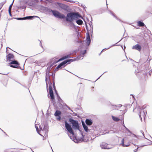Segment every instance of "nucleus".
<instances>
[{"label":"nucleus","mask_w":152,"mask_h":152,"mask_svg":"<svg viewBox=\"0 0 152 152\" xmlns=\"http://www.w3.org/2000/svg\"><path fill=\"white\" fill-rule=\"evenodd\" d=\"M52 67L50 65V66H49L48 67L46 71L50 72Z\"/></svg>","instance_id":"obj_34"},{"label":"nucleus","mask_w":152,"mask_h":152,"mask_svg":"<svg viewBox=\"0 0 152 152\" xmlns=\"http://www.w3.org/2000/svg\"><path fill=\"white\" fill-rule=\"evenodd\" d=\"M152 70H147V69L145 70V71H143V70H142L141 71V72L140 73L139 72H138V71L136 70L135 72V73L137 75H139L138 73H142L143 75H146L147 76H148V75H149V76H150L151 74L152 73Z\"/></svg>","instance_id":"obj_9"},{"label":"nucleus","mask_w":152,"mask_h":152,"mask_svg":"<svg viewBox=\"0 0 152 152\" xmlns=\"http://www.w3.org/2000/svg\"><path fill=\"white\" fill-rule=\"evenodd\" d=\"M28 4L29 6H31L32 5L31 4V3H28Z\"/></svg>","instance_id":"obj_50"},{"label":"nucleus","mask_w":152,"mask_h":152,"mask_svg":"<svg viewBox=\"0 0 152 152\" xmlns=\"http://www.w3.org/2000/svg\"><path fill=\"white\" fill-rule=\"evenodd\" d=\"M48 132H44L45 137H47L48 136Z\"/></svg>","instance_id":"obj_40"},{"label":"nucleus","mask_w":152,"mask_h":152,"mask_svg":"<svg viewBox=\"0 0 152 152\" xmlns=\"http://www.w3.org/2000/svg\"><path fill=\"white\" fill-rule=\"evenodd\" d=\"M138 25L140 27L143 26H145L144 23L141 21H139L138 23Z\"/></svg>","instance_id":"obj_28"},{"label":"nucleus","mask_w":152,"mask_h":152,"mask_svg":"<svg viewBox=\"0 0 152 152\" xmlns=\"http://www.w3.org/2000/svg\"><path fill=\"white\" fill-rule=\"evenodd\" d=\"M74 15L75 17V18H81L83 19V17H82L79 12H73Z\"/></svg>","instance_id":"obj_18"},{"label":"nucleus","mask_w":152,"mask_h":152,"mask_svg":"<svg viewBox=\"0 0 152 152\" xmlns=\"http://www.w3.org/2000/svg\"><path fill=\"white\" fill-rule=\"evenodd\" d=\"M34 18H38L40 19V18L39 17L36 16H26L24 17V18L25 20H31L32 19Z\"/></svg>","instance_id":"obj_20"},{"label":"nucleus","mask_w":152,"mask_h":152,"mask_svg":"<svg viewBox=\"0 0 152 152\" xmlns=\"http://www.w3.org/2000/svg\"><path fill=\"white\" fill-rule=\"evenodd\" d=\"M89 27H88L87 25L86 24V28L87 30V32L86 33V38H90V35H91V37H93L92 36V34L93 33V26L92 25V23L91 22H89L88 23Z\"/></svg>","instance_id":"obj_7"},{"label":"nucleus","mask_w":152,"mask_h":152,"mask_svg":"<svg viewBox=\"0 0 152 152\" xmlns=\"http://www.w3.org/2000/svg\"><path fill=\"white\" fill-rule=\"evenodd\" d=\"M140 132L142 134V135L145 137L144 133L143 131L142 130H140Z\"/></svg>","instance_id":"obj_43"},{"label":"nucleus","mask_w":152,"mask_h":152,"mask_svg":"<svg viewBox=\"0 0 152 152\" xmlns=\"http://www.w3.org/2000/svg\"><path fill=\"white\" fill-rule=\"evenodd\" d=\"M100 147L102 149H110L111 148L108 145V144L104 142H102L100 144Z\"/></svg>","instance_id":"obj_12"},{"label":"nucleus","mask_w":152,"mask_h":152,"mask_svg":"<svg viewBox=\"0 0 152 152\" xmlns=\"http://www.w3.org/2000/svg\"><path fill=\"white\" fill-rule=\"evenodd\" d=\"M69 57H70V56L69 55H67L66 56H63L61 58H60V60L61 61Z\"/></svg>","instance_id":"obj_30"},{"label":"nucleus","mask_w":152,"mask_h":152,"mask_svg":"<svg viewBox=\"0 0 152 152\" xmlns=\"http://www.w3.org/2000/svg\"><path fill=\"white\" fill-rule=\"evenodd\" d=\"M137 146V148L136 149H134V152H137V149L139 148L138 146Z\"/></svg>","instance_id":"obj_44"},{"label":"nucleus","mask_w":152,"mask_h":152,"mask_svg":"<svg viewBox=\"0 0 152 152\" xmlns=\"http://www.w3.org/2000/svg\"><path fill=\"white\" fill-rule=\"evenodd\" d=\"M6 1H4L1 3L0 4V6L2 7L3 5L6 3Z\"/></svg>","instance_id":"obj_37"},{"label":"nucleus","mask_w":152,"mask_h":152,"mask_svg":"<svg viewBox=\"0 0 152 152\" xmlns=\"http://www.w3.org/2000/svg\"><path fill=\"white\" fill-rule=\"evenodd\" d=\"M14 56L11 53H9L6 56L7 61H11L10 65L11 67L16 68H20V67L19 66V64L17 61L13 60L14 59Z\"/></svg>","instance_id":"obj_3"},{"label":"nucleus","mask_w":152,"mask_h":152,"mask_svg":"<svg viewBox=\"0 0 152 152\" xmlns=\"http://www.w3.org/2000/svg\"><path fill=\"white\" fill-rule=\"evenodd\" d=\"M46 74L45 81L47 85V89L48 86V85L49 83H52L50 82V72L46 71Z\"/></svg>","instance_id":"obj_10"},{"label":"nucleus","mask_w":152,"mask_h":152,"mask_svg":"<svg viewBox=\"0 0 152 152\" xmlns=\"http://www.w3.org/2000/svg\"><path fill=\"white\" fill-rule=\"evenodd\" d=\"M19 84H20V85H21L20 83H18Z\"/></svg>","instance_id":"obj_59"},{"label":"nucleus","mask_w":152,"mask_h":152,"mask_svg":"<svg viewBox=\"0 0 152 152\" xmlns=\"http://www.w3.org/2000/svg\"><path fill=\"white\" fill-rule=\"evenodd\" d=\"M61 61L60 60V58L58 59L57 58H54L49 63V65L53 67V66L55 65L56 63Z\"/></svg>","instance_id":"obj_11"},{"label":"nucleus","mask_w":152,"mask_h":152,"mask_svg":"<svg viewBox=\"0 0 152 152\" xmlns=\"http://www.w3.org/2000/svg\"><path fill=\"white\" fill-rule=\"evenodd\" d=\"M38 41L40 42V43H39V45H40L42 48H43V47H42V40H38Z\"/></svg>","instance_id":"obj_42"},{"label":"nucleus","mask_w":152,"mask_h":152,"mask_svg":"<svg viewBox=\"0 0 152 152\" xmlns=\"http://www.w3.org/2000/svg\"><path fill=\"white\" fill-rule=\"evenodd\" d=\"M61 115H60L56 117V119L58 121H61Z\"/></svg>","instance_id":"obj_35"},{"label":"nucleus","mask_w":152,"mask_h":152,"mask_svg":"<svg viewBox=\"0 0 152 152\" xmlns=\"http://www.w3.org/2000/svg\"><path fill=\"white\" fill-rule=\"evenodd\" d=\"M114 133V132H113V131H112V132H110V133Z\"/></svg>","instance_id":"obj_54"},{"label":"nucleus","mask_w":152,"mask_h":152,"mask_svg":"<svg viewBox=\"0 0 152 152\" xmlns=\"http://www.w3.org/2000/svg\"><path fill=\"white\" fill-rule=\"evenodd\" d=\"M81 135H82V140L83 141V140H83V133H81Z\"/></svg>","instance_id":"obj_47"},{"label":"nucleus","mask_w":152,"mask_h":152,"mask_svg":"<svg viewBox=\"0 0 152 152\" xmlns=\"http://www.w3.org/2000/svg\"><path fill=\"white\" fill-rule=\"evenodd\" d=\"M42 8V10L45 12L50 13L52 12L53 15L56 18L60 19H64L65 18V16L64 14L61 13L57 11L53 10L49 8L45 7H43Z\"/></svg>","instance_id":"obj_5"},{"label":"nucleus","mask_w":152,"mask_h":152,"mask_svg":"<svg viewBox=\"0 0 152 152\" xmlns=\"http://www.w3.org/2000/svg\"><path fill=\"white\" fill-rule=\"evenodd\" d=\"M86 50L80 52V54L78 56L77 58L69 59H67L65 60L60 63L57 67L56 68L58 69L60 68L61 66H64L67 63H69L71 62H72L75 61H78L79 59H82L84 57V55L86 53Z\"/></svg>","instance_id":"obj_2"},{"label":"nucleus","mask_w":152,"mask_h":152,"mask_svg":"<svg viewBox=\"0 0 152 152\" xmlns=\"http://www.w3.org/2000/svg\"><path fill=\"white\" fill-rule=\"evenodd\" d=\"M107 72H104L102 75H101L97 80H97L99 79L100 77L105 73Z\"/></svg>","instance_id":"obj_48"},{"label":"nucleus","mask_w":152,"mask_h":152,"mask_svg":"<svg viewBox=\"0 0 152 152\" xmlns=\"http://www.w3.org/2000/svg\"><path fill=\"white\" fill-rule=\"evenodd\" d=\"M126 48V47L124 45V49H123L124 51H125V49Z\"/></svg>","instance_id":"obj_53"},{"label":"nucleus","mask_w":152,"mask_h":152,"mask_svg":"<svg viewBox=\"0 0 152 152\" xmlns=\"http://www.w3.org/2000/svg\"><path fill=\"white\" fill-rule=\"evenodd\" d=\"M35 128L36 129V130H37V132L41 136H42L41 134H40L39 133V130H38V127L36 126V125H35Z\"/></svg>","instance_id":"obj_36"},{"label":"nucleus","mask_w":152,"mask_h":152,"mask_svg":"<svg viewBox=\"0 0 152 152\" xmlns=\"http://www.w3.org/2000/svg\"><path fill=\"white\" fill-rule=\"evenodd\" d=\"M75 115L76 116L77 115V114L76 113Z\"/></svg>","instance_id":"obj_57"},{"label":"nucleus","mask_w":152,"mask_h":152,"mask_svg":"<svg viewBox=\"0 0 152 152\" xmlns=\"http://www.w3.org/2000/svg\"><path fill=\"white\" fill-rule=\"evenodd\" d=\"M124 127L126 129V133H131V132L128 128H127L124 125Z\"/></svg>","instance_id":"obj_32"},{"label":"nucleus","mask_w":152,"mask_h":152,"mask_svg":"<svg viewBox=\"0 0 152 152\" xmlns=\"http://www.w3.org/2000/svg\"><path fill=\"white\" fill-rule=\"evenodd\" d=\"M121 106H122L121 105V104H120V106H118L116 105L111 104V105H109V107L110 109L111 110H114V109H115V110L118 109V108L119 107H121Z\"/></svg>","instance_id":"obj_16"},{"label":"nucleus","mask_w":152,"mask_h":152,"mask_svg":"<svg viewBox=\"0 0 152 152\" xmlns=\"http://www.w3.org/2000/svg\"><path fill=\"white\" fill-rule=\"evenodd\" d=\"M121 39L117 43H116L114 44V45H112V46H110V47H109L108 48H105V49H103V50L101 51V53L102 52V51H103L104 50H107V49H109L111 47H112L113 46H119V45H117V44L121 40Z\"/></svg>","instance_id":"obj_23"},{"label":"nucleus","mask_w":152,"mask_h":152,"mask_svg":"<svg viewBox=\"0 0 152 152\" xmlns=\"http://www.w3.org/2000/svg\"><path fill=\"white\" fill-rule=\"evenodd\" d=\"M148 35V34H144V35L145 37H147V38H148L146 36V35Z\"/></svg>","instance_id":"obj_49"},{"label":"nucleus","mask_w":152,"mask_h":152,"mask_svg":"<svg viewBox=\"0 0 152 152\" xmlns=\"http://www.w3.org/2000/svg\"><path fill=\"white\" fill-rule=\"evenodd\" d=\"M75 32L76 33H75L74 35L75 36H77L76 38H79L80 37L81 38H83V37H81L80 32V34H79V32L77 31H76Z\"/></svg>","instance_id":"obj_25"},{"label":"nucleus","mask_w":152,"mask_h":152,"mask_svg":"<svg viewBox=\"0 0 152 152\" xmlns=\"http://www.w3.org/2000/svg\"><path fill=\"white\" fill-rule=\"evenodd\" d=\"M132 48L133 49L139 51H140L141 50V47L140 45L137 44L133 46Z\"/></svg>","instance_id":"obj_15"},{"label":"nucleus","mask_w":152,"mask_h":152,"mask_svg":"<svg viewBox=\"0 0 152 152\" xmlns=\"http://www.w3.org/2000/svg\"><path fill=\"white\" fill-rule=\"evenodd\" d=\"M66 21L70 23L75 20V17L73 12H70L67 14L66 17H65Z\"/></svg>","instance_id":"obj_8"},{"label":"nucleus","mask_w":152,"mask_h":152,"mask_svg":"<svg viewBox=\"0 0 152 152\" xmlns=\"http://www.w3.org/2000/svg\"><path fill=\"white\" fill-rule=\"evenodd\" d=\"M143 35L142 34H140L138 36L140 38H144L143 36Z\"/></svg>","instance_id":"obj_41"},{"label":"nucleus","mask_w":152,"mask_h":152,"mask_svg":"<svg viewBox=\"0 0 152 152\" xmlns=\"http://www.w3.org/2000/svg\"><path fill=\"white\" fill-rule=\"evenodd\" d=\"M94 87H91V90L92 91H94Z\"/></svg>","instance_id":"obj_46"},{"label":"nucleus","mask_w":152,"mask_h":152,"mask_svg":"<svg viewBox=\"0 0 152 152\" xmlns=\"http://www.w3.org/2000/svg\"><path fill=\"white\" fill-rule=\"evenodd\" d=\"M48 85L49 87V94L51 99H54V95L53 94V90L52 87V86L53 85L54 88V90L55 91L57 95L58 96V97H59L60 99H61L60 97V96L58 95V94L57 93V91L56 90L54 82H53V84H52V83H49V84Z\"/></svg>","instance_id":"obj_6"},{"label":"nucleus","mask_w":152,"mask_h":152,"mask_svg":"<svg viewBox=\"0 0 152 152\" xmlns=\"http://www.w3.org/2000/svg\"><path fill=\"white\" fill-rule=\"evenodd\" d=\"M7 48H10H10H9V47H7Z\"/></svg>","instance_id":"obj_56"},{"label":"nucleus","mask_w":152,"mask_h":152,"mask_svg":"<svg viewBox=\"0 0 152 152\" xmlns=\"http://www.w3.org/2000/svg\"><path fill=\"white\" fill-rule=\"evenodd\" d=\"M67 108H68V109L70 110L72 112H73V111L71 110L70 108L69 107H67Z\"/></svg>","instance_id":"obj_52"},{"label":"nucleus","mask_w":152,"mask_h":152,"mask_svg":"<svg viewBox=\"0 0 152 152\" xmlns=\"http://www.w3.org/2000/svg\"><path fill=\"white\" fill-rule=\"evenodd\" d=\"M15 18L17 19V20H25V19H24V17L22 18Z\"/></svg>","instance_id":"obj_38"},{"label":"nucleus","mask_w":152,"mask_h":152,"mask_svg":"<svg viewBox=\"0 0 152 152\" xmlns=\"http://www.w3.org/2000/svg\"><path fill=\"white\" fill-rule=\"evenodd\" d=\"M145 113L147 114V113L146 112V111H143V113H142L141 112H140V114L139 115V117H140V118H141V121L142 120V118H141V115L142 114H143L142 115H143V116L144 117V118L145 117Z\"/></svg>","instance_id":"obj_24"},{"label":"nucleus","mask_w":152,"mask_h":152,"mask_svg":"<svg viewBox=\"0 0 152 152\" xmlns=\"http://www.w3.org/2000/svg\"><path fill=\"white\" fill-rule=\"evenodd\" d=\"M77 50H74V53H76L77 52Z\"/></svg>","instance_id":"obj_51"},{"label":"nucleus","mask_w":152,"mask_h":152,"mask_svg":"<svg viewBox=\"0 0 152 152\" xmlns=\"http://www.w3.org/2000/svg\"><path fill=\"white\" fill-rule=\"evenodd\" d=\"M110 12L111 14L112 15H113L115 18H116L119 21H121V20L118 18H117V16L115 15L114 13H113V12H111V11H110Z\"/></svg>","instance_id":"obj_31"},{"label":"nucleus","mask_w":152,"mask_h":152,"mask_svg":"<svg viewBox=\"0 0 152 152\" xmlns=\"http://www.w3.org/2000/svg\"><path fill=\"white\" fill-rule=\"evenodd\" d=\"M85 122L86 124L88 126L91 125L93 123L92 120L90 119H87L86 120Z\"/></svg>","instance_id":"obj_19"},{"label":"nucleus","mask_w":152,"mask_h":152,"mask_svg":"<svg viewBox=\"0 0 152 152\" xmlns=\"http://www.w3.org/2000/svg\"><path fill=\"white\" fill-rule=\"evenodd\" d=\"M50 76H52L53 78H54L55 76V74L51 72H50Z\"/></svg>","instance_id":"obj_39"},{"label":"nucleus","mask_w":152,"mask_h":152,"mask_svg":"<svg viewBox=\"0 0 152 152\" xmlns=\"http://www.w3.org/2000/svg\"><path fill=\"white\" fill-rule=\"evenodd\" d=\"M82 124L85 131L87 132L88 130V126L85 124V123L83 121L82 122Z\"/></svg>","instance_id":"obj_21"},{"label":"nucleus","mask_w":152,"mask_h":152,"mask_svg":"<svg viewBox=\"0 0 152 152\" xmlns=\"http://www.w3.org/2000/svg\"><path fill=\"white\" fill-rule=\"evenodd\" d=\"M141 39L139 43L142 45L144 46H147L148 45V42L145 39Z\"/></svg>","instance_id":"obj_13"},{"label":"nucleus","mask_w":152,"mask_h":152,"mask_svg":"<svg viewBox=\"0 0 152 152\" xmlns=\"http://www.w3.org/2000/svg\"><path fill=\"white\" fill-rule=\"evenodd\" d=\"M121 145L123 147H128L130 145V143L128 142L127 143H126V142H124V138L121 140Z\"/></svg>","instance_id":"obj_17"},{"label":"nucleus","mask_w":152,"mask_h":152,"mask_svg":"<svg viewBox=\"0 0 152 152\" xmlns=\"http://www.w3.org/2000/svg\"><path fill=\"white\" fill-rule=\"evenodd\" d=\"M48 126L47 125H44L43 129H42V131L43 132H48Z\"/></svg>","instance_id":"obj_26"},{"label":"nucleus","mask_w":152,"mask_h":152,"mask_svg":"<svg viewBox=\"0 0 152 152\" xmlns=\"http://www.w3.org/2000/svg\"><path fill=\"white\" fill-rule=\"evenodd\" d=\"M61 113L60 111L56 110L54 114V115L55 116L57 117L58 116L60 115H61Z\"/></svg>","instance_id":"obj_22"},{"label":"nucleus","mask_w":152,"mask_h":152,"mask_svg":"<svg viewBox=\"0 0 152 152\" xmlns=\"http://www.w3.org/2000/svg\"><path fill=\"white\" fill-rule=\"evenodd\" d=\"M4 133L5 134H6V133H5V132H4Z\"/></svg>","instance_id":"obj_60"},{"label":"nucleus","mask_w":152,"mask_h":152,"mask_svg":"<svg viewBox=\"0 0 152 152\" xmlns=\"http://www.w3.org/2000/svg\"><path fill=\"white\" fill-rule=\"evenodd\" d=\"M9 11V14L10 15V16L11 17L12 16V15L11 14V11Z\"/></svg>","instance_id":"obj_45"},{"label":"nucleus","mask_w":152,"mask_h":152,"mask_svg":"<svg viewBox=\"0 0 152 152\" xmlns=\"http://www.w3.org/2000/svg\"><path fill=\"white\" fill-rule=\"evenodd\" d=\"M126 37H123L122 38H126Z\"/></svg>","instance_id":"obj_55"},{"label":"nucleus","mask_w":152,"mask_h":152,"mask_svg":"<svg viewBox=\"0 0 152 152\" xmlns=\"http://www.w3.org/2000/svg\"><path fill=\"white\" fill-rule=\"evenodd\" d=\"M76 23L79 25H81L83 23V22L80 19H78L76 21Z\"/></svg>","instance_id":"obj_29"},{"label":"nucleus","mask_w":152,"mask_h":152,"mask_svg":"<svg viewBox=\"0 0 152 152\" xmlns=\"http://www.w3.org/2000/svg\"><path fill=\"white\" fill-rule=\"evenodd\" d=\"M112 117L113 120L115 121H118L120 120L118 118L115 117L113 115L112 116Z\"/></svg>","instance_id":"obj_27"},{"label":"nucleus","mask_w":152,"mask_h":152,"mask_svg":"<svg viewBox=\"0 0 152 152\" xmlns=\"http://www.w3.org/2000/svg\"><path fill=\"white\" fill-rule=\"evenodd\" d=\"M14 0H13V1L12 3L10 6L9 7V10H8V11H11L12 7V6L13 5Z\"/></svg>","instance_id":"obj_33"},{"label":"nucleus","mask_w":152,"mask_h":152,"mask_svg":"<svg viewBox=\"0 0 152 152\" xmlns=\"http://www.w3.org/2000/svg\"><path fill=\"white\" fill-rule=\"evenodd\" d=\"M26 7H24V8H25Z\"/></svg>","instance_id":"obj_58"},{"label":"nucleus","mask_w":152,"mask_h":152,"mask_svg":"<svg viewBox=\"0 0 152 152\" xmlns=\"http://www.w3.org/2000/svg\"><path fill=\"white\" fill-rule=\"evenodd\" d=\"M144 146H145V145H143V146H142V147Z\"/></svg>","instance_id":"obj_62"},{"label":"nucleus","mask_w":152,"mask_h":152,"mask_svg":"<svg viewBox=\"0 0 152 152\" xmlns=\"http://www.w3.org/2000/svg\"><path fill=\"white\" fill-rule=\"evenodd\" d=\"M91 39H86L85 41L82 40L80 39H76L75 44L78 47L81 48L85 47L87 48L89 46L91 41Z\"/></svg>","instance_id":"obj_4"},{"label":"nucleus","mask_w":152,"mask_h":152,"mask_svg":"<svg viewBox=\"0 0 152 152\" xmlns=\"http://www.w3.org/2000/svg\"><path fill=\"white\" fill-rule=\"evenodd\" d=\"M129 106H130V104H129Z\"/></svg>","instance_id":"obj_61"},{"label":"nucleus","mask_w":152,"mask_h":152,"mask_svg":"<svg viewBox=\"0 0 152 152\" xmlns=\"http://www.w3.org/2000/svg\"><path fill=\"white\" fill-rule=\"evenodd\" d=\"M69 121L72 124V127L66 121H64L65 127L67 131L72 135H74V133L73 129L75 130H79L80 126L77 121L74 120L71 118H69Z\"/></svg>","instance_id":"obj_1"},{"label":"nucleus","mask_w":152,"mask_h":152,"mask_svg":"<svg viewBox=\"0 0 152 152\" xmlns=\"http://www.w3.org/2000/svg\"><path fill=\"white\" fill-rule=\"evenodd\" d=\"M57 4L61 8L64 10H66L68 9V7L64 4L57 2Z\"/></svg>","instance_id":"obj_14"}]
</instances>
